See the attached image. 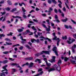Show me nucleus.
I'll return each mask as SVG.
<instances>
[{"mask_svg": "<svg viewBox=\"0 0 76 76\" xmlns=\"http://www.w3.org/2000/svg\"><path fill=\"white\" fill-rule=\"evenodd\" d=\"M53 35L54 37L52 38V40H56V41H57V42L56 44L58 46L59 45V42H60V38H57V37L56 36V33L54 32L53 33Z\"/></svg>", "mask_w": 76, "mask_h": 76, "instance_id": "nucleus-1", "label": "nucleus"}, {"mask_svg": "<svg viewBox=\"0 0 76 76\" xmlns=\"http://www.w3.org/2000/svg\"><path fill=\"white\" fill-rule=\"evenodd\" d=\"M7 67V65H6L5 66H3V69H4V70H3L1 71L3 73H1V76H6V75H5V74L4 73H6V74H7H7H8V72H7V71H8V70H7V69H6V67ZM4 70H5L7 72H3V71H4Z\"/></svg>", "mask_w": 76, "mask_h": 76, "instance_id": "nucleus-2", "label": "nucleus"}, {"mask_svg": "<svg viewBox=\"0 0 76 76\" xmlns=\"http://www.w3.org/2000/svg\"><path fill=\"white\" fill-rule=\"evenodd\" d=\"M57 65H54L53 66H52V67L53 68H51L48 70V72L50 73V72H51V71H54V70H56L57 69Z\"/></svg>", "mask_w": 76, "mask_h": 76, "instance_id": "nucleus-3", "label": "nucleus"}, {"mask_svg": "<svg viewBox=\"0 0 76 76\" xmlns=\"http://www.w3.org/2000/svg\"><path fill=\"white\" fill-rule=\"evenodd\" d=\"M53 51L55 52L56 56H58V51H57V47H54V48H53L52 49Z\"/></svg>", "mask_w": 76, "mask_h": 76, "instance_id": "nucleus-4", "label": "nucleus"}, {"mask_svg": "<svg viewBox=\"0 0 76 76\" xmlns=\"http://www.w3.org/2000/svg\"><path fill=\"white\" fill-rule=\"evenodd\" d=\"M33 59V57H30L29 58H24V60H31Z\"/></svg>", "mask_w": 76, "mask_h": 76, "instance_id": "nucleus-5", "label": "nucleus"}, {"mask_svg": "<svg viewBox=\"0 0 76 76\" xmlns=\"http://www.w3.org/2000/svg\"><path fill=\"white\" fill-rule=\"evenodd\" d=\"M55 58H56V57L54 56H53L52 59H51V63H53V62H55V61H56Z\"/></svg>", "mask_w": 76, "mask_h": 76, "instance_id": "nucleus-6", "label": "nucleus"}, {"mask_svg": "<svg viewBox=\"0 0 76 76\" xmlns=\"http://www.w3.org/2000/svg\"><path fill=\"white\" fill-rule=\"evenodd\" d=\"M22 29L19 28L17 29L18 31L19 32H22L23 31V29H24V28L23 27H21Z\"/></svg>", "mask_w": 76, "mask_h": 76, "instance_id": "nucleus-7", "label": "nucleus"}, {"mask_svg": "<svg viewBox=\"0 0 76 76\" xmlns=\"http://www.w3.org/2000/svg\"><path fill=\"white\" fill-rule=\"evenodd\" d=\"M58 2H59V3H60L59 4H58V6L59 7H60V8H61V4H62V3H61V2L60 0H58Z\"/></svg>", "mask_w": 76, "mask_h": 76, "instance_id": "nucleus-8", "label": "nucleus"}, {"mask_svg": "<svg viewBox=\"0 0 76 76\" xmlns=\"http://www.w3.org/2000/svg\"><path fill=\"white\" fill-rule=\"evenodd\" d=\"M34 65V63L32 62H31L30 63L29 66V68H31Z\"/></svg>", "mask_w": 76, "mask_h": 76, "instance_id": "nucleus-9", "label": "nucleus"}, {"mask_svg": "<svg viewBox=\"0 0 76 76\" xmlns=\"http://www.w3.org/2000/svg\"><path fill=\"white\" fill-rule=\"evenodd\" d=\"M68 20V18H65V19H62L61 20V21L62 22H66L67 20Z\"/></svg>", "mask_w": 76, "mask_h": 76, "instance_id": "nucleus-10", "label": "nucleus"}, {"mask_svg": "<svg viewBox=\"0 0 76 76\" xmlns=\"http://www.w3.org/2000/svg\"><path fill=\"white\" fill-rule=\"evenodd\" d=\"M48 28H46V29L47 31H48V32H49V31H51V29H50V28H51V26H48Z\"/></svg>", "mask_w": 76, "mask_h": 76, "instance_id": "nucleus-11", "label": "nucleus"}, {"mask_svg": "<svg viewBox=\"0 0 76 76\" xmlns=\"http://www.w3.org/2000/svg\"><path fill=\"white\" fill-rule=\"evenodd\" d=\"M58 72H59V71H60V66H57L56 68V70Z\"/></svg>", "mask_w": 76, "mask_h": 76, "instance_id": "nucleus-12", "label": "nucleus"}, {"mask_svg": "<svg viewBox=\"0 0 76 76\" xmlns=\"http://www.w3.org/2000/svg\"><path fill=\"white\" fill-rule=\"evenodd\" d=\"M61 59H59L57 63L59 65H60V64H61Z\"/></svg>", "mask_w": 76, "mask_h": 76, "instance_id": "nucleus-13", "label": "nucleus"}, {"mask_svg": "<svg viewBox=\"0 0 76 76\" xmlns=\"http://www.w3.org/2000/svg\"><path fill=\"white\" fill-rule=\"evenodd\" d=\"M5 36L4 34H0V39H2V37H5Z\"/></svg>", "mask_w": 76, "mask_h": 76, "instance_id": "nucleus-14", "label": "nucleus"}, {"mask_svg": "<svg viewBox=\"0 0 76 76\" xmlns=\"http://www.w3.org/2000/svg\"><path fill=\"white\" fill-rule=\"evenodd\" d=\"M12 17L13 18H19V19H20V18H21V17L18 16H12Z\"/></svg>", "mask_w": 76, "mask_h": 76, "instance_id": "nucleus-15", "label": "nucleus"}, {"mask_svg": "<svg viewBox=\"0 0 76 76\" xmlns=\"http://www.w3.org/2000/svg\"><path fill=\"white\" fill-rule=\"evenodd\" d=\"M44 72L43 71H42L40 72L39 73L37 74V76H39V75H42V73H43V72Z\"/></svg>", "mask_w": 76, "mask_h": 76, "instance_id": "nucleus-16", "label": "nucleus"}, {"mask_svg": "<svg viewBox=\"0 0 76 76\" xmlns=\"http://www.w3.org/2000/svg\"><path fill=\"white\" fill-rule=\"evenodd\" d=\"M49 10H48V13H51V12L53 10V8H51V7H49Z\"/></svg>", "mask_w": 76, "mask_h": 76, "instance_id": "nucleus-17", "label": "nucleus"}, {"mask_svg": "<svg viewBox=\"0 0 76 76\" xmlns=\"http://www.w3.org/2000/svg\"><path fill=\"white\" fill-rule=\"evenodd\" d=\"M17 10V8H14L13 9H12V10L11 11V12H14L15 11H16Z\"/></svg>", "mask_w": 76, "mask_h": 76, "instance_id": "nucleus-18", "label": "nucleus"}, {"mask_svg": "<svg viewBox=\"0 0 76 76\" xmlns=\"http://www.w3.org/2000/svg\"><path fill=\"white\" fill-rule=\"evenodd\" d=\"M46 64L47 66H50L51 65V64L50 63H48L47 62V61H46Z\"/></svg>", "mask_w": 76, "mask_h": 76, "instance_id": "nucleus-19", "label": "nucleus"}, {"mask_svg": "<svg viewBox=\"0 0 76 76\" xmlns=\"http://www.w3.org/2000/svg\"><path fill=\"white\" fill-rule=\"evenodd\" d=\"M69 60V58H67L66 57H65L64 58V61L65 62Z\"/></svg>", "mask_w": 76, "mask_h": 76, "instance_id": "nucleus-20", "label": "nucleus"}, {"mask_svg": "<svg viewBox=\"0 0 76 76\" xmlns=\"http://www.w3.org/2000/svg\"><path fill=\"white\" fill-rule=\"evenodd\" d=\"M18 64H17V63H12L10 64V65L11 66H16V65H18Z\"/></svg>", "mask_w": 76, "mask_h": 76, "instance_id": "nucleus-21", "label": "nucleus"}, {"mask_svg": "<svg viewBox=\"0 0 76 76\" xmlns=\"http://www.w3.org/2000/svg\"><path fill=\"white\" fill-rule=\"evenodd\" d=\"M25 47H27V48H28V49H29V50H31V48L29 47V46L28 45H25Z\"/></svg>", "mask_w": 76, "mask_h": 76, "instance_id": "nucleus-22", "label": "nucleus"}, {"mask_svg": "<svg viewBox=\"0 0 76 76\" xmlns=\"http://www.w3.org/2000/svg\"><path fill=\"white\" fill-rule=\"evenodd\" d=\"M6 45H12V43H10V42H6Z\"/></svg>", "mask_w": 76, "mask_h": 76, "instance_id": "nucleus-23", "label": "nucleus"}, {"mask_svg": "<svg viewBox=\"0 0 76 76\" xmlns=\"http://www.w3.org/2000/svg\"><path fill=\"white\" fill-rule=\"evenodd\" d=\"M62 39H66V40L67 38V36H65L64 37H63L62 38Z\"/></svg>", "mask_w": 76, "mask_h": 76, "instance_id": "nucleus-24", "label": "nucleus"}, {"mask_svg": "<svg viewBox=\"0 0 76 76\" xmlns=\"http://www.w3.org/2000/svg\"><path fill=\"white\" fill-rule=\"evenodd\" d=\"M5 9L6 10H7V11H10V8L9 7H7L5 8Z\"/></svg>", "mask_w": 76, "mask_h": 76, "instance_id": "nucleus-25", "label": "nucleus"}, {"mask_svg": "<svg viewBox=\"0 0 76 76\" xmlns=\"http://www.w3.org/2000/svg\"><path fill=\"white\" fill-rule=\"evenodd\" d=\"M31 28L32 29H33L34 31H37V30L36 28H35V26H34L31 27Z\"/></svg>", "mask_w": 76, "mask_h": 76, "instance_id": "nucleus-26", "label": "nucleus"}, {"mask_svg": "<svg viewBox=\"0 0 76 76\" xmlns=\"http://www.w3.org/2000/svg\"><path fill=\"white\" fill-rule=\"evenodd\" d=\"M9 52L8 51H6L5 52H3V54H8L9 53Z\"/></svg>", "mask_w": 76, "mask_h": 76, "instance_id": "nucleus-27", "label": "nucleus"}, {"mask_svg": "<svg viewBox=\"0 0 76 76\" xmlns=\"http://www.w3.org/2000/svg\"><path fill=\"white\" fill-rule=\"evenodd\" d=\"M45 54H50V53H49V51H45Z\"/></svg>", "mask_w": 76, "mask_h": 76, "instance_id": "nucleus-28", "label": "nucleus"}, {"mask_svg": "<svg viewBox=\"0 0 76 76\" xmlns=\"http://www.w3.org/2000/svg\"><path fill=\"white\" fill-rule=\"evenodd\" d=\"M41 60L39 59H36V60L35 61L36 62H37V61H38L39 62H38L39 63H41V61H40Z\"/></svg>", "mask_w": 76, "mask_h": 76, "instance_id": "nucleus-29", "label": "nucleus"}, {"mask_svg": "<svg viewBox=\"0 0 76 76\" xmlns=\"http://www.w3.org/2000/svg\"><path fill=\"white\" fill-rule=\"evenodd\" d=\"M13 33L12 32H10V34H7V36H10V35H11V36H12V34H13Z\"/></svg>", "mask_w": 76, "mask_h": 76, "instance_id": "nucleus-30", "label": "nucleus"}, {"mask_svg": "<svg viewBox=\"0 0 76 76\" xmlns=\"http://www.w3.org/2000/svg\"><path fill=\"white\" fill-rule=\"evenodd\" d=\"M71 21L72 22V23H74V24H76V23L75 22V21H74L73 20L71 19Z\"/></svg>", "mask_w": 76, "mask_h": 76, "instance_id": "nucleus-31", "label": "nucleus"}, {"mask_svg": "<svg viewBox=\"0 0 76 76\" xmlns=\"http://www.w3.org/2000/svg\"><path fill=\"white\" fill-rule=\"evenodd\" d=\"M71 62L72 63V64H73L75 63V61L74 60H70Z\"/></svg>", "mask_w": 76, "mask_h": 76, "instance_id": "nucleus-32", "label": "nucleus"}, {"mask_svg": "<svg viewBox=\"0 0 76 76\" xmlns=\"http://www.w3.org/2000/svg\"><path fill=\"white\" fill-rule=\"evenodd\" d=\"M52 1L53 2V3H54V4H57V2L56 1V0H52Z\"/></svg>", "mask_w": 76, "mask_h": 76, "instance_id": "nucleus-33", "label": "nucleus"}, {"mask_svg": "<svg viewBox=\"0 0 76 76\" xmlns=\"http://www.w3.org/2000/svg\"><path fill=\"white\" fill-rule=\"evenodd\" d=\"M5 41H10V42H11V40H10V39L7 38H5Z\"/></svg>", "mask_w": 76, "mask_h": 76, "instance_id": "nucleus-34", "label": "nucleus"}, {"mask_svg": "<svg viewBox=\"0 0 76 76\" xmlns=\"http://www.w3.org/2000/svg\"><path fill=\"white\" fill-rule=\"evenodd\" d=\"M7 2L9 5H11L12 4V3H11V2L10 1H8Z\"/></svg>", "mask_w": 76, "mask_h": 76, "instance_id": "nucleus-35", "label": "nucleus"}, {"mask_svg": "<svg viewBox=\"0 0 76 76\" xmlns=\"http://www.w3.org/2000/svg\"><path fill=\"white\" fill-rule=\"evenodd\" d=\"M7 62H8V61H7V60H5L3 61V63H4V64L7 63Z\"/></svg>", "mask_w": 76, "mask_h": 76, "instance_id": "nucleus-36", "label": "nucleus"}, {"mask_svg": "<svg viewBox=\"0 0 76 76\" xmlns=\"http://www.w3.org/2000/svg\"><path fill=\"white\" fill-rule=\"evenodd\" d=\"M42 15L43 17H46V16H47V15H46V14H42Z\"/></svg>", "mask_w": 76, "mask_h": 76, "instance_id": "nucleus-37", "label": "nucleus"}, {"mask_svg": "<svg viewBox=\"0 0 76 76\" xmlns=\"http://www.w3.org/2000/svg\"><path fill=\"white\" fill-rule=\"evenodd\" d=\"M55 19H58V16L56 15H55Z\"/></svg>", "mask_w": 76, "mask_h": 76, "instance_id": "nucleus-38", "label": "nucleus"}, {"mask_svg": "<svg viewBox=\"0 0 76 76\" xmlns=\"http://www.w3.org/2000/svg\"><path fill=\"white\" fill-rule=\"evenodd\" d=\"M54 11L56 13H57L58 12V11H57V10L55 8L54 10Z\"/></svg>", "mask_w": 76, "mask_h": 76, "instance_id": "nucleus-39", "label": "nucleus"}, {"mask_svg": "<svg viewBox=\"0 0 76 76\" xmlns=\"http://www.w3.org/2000/svg\"><path fill=\"white\" fill-rule=\"evenodd\" d=\"M42 26H43V27H44L45 28H47L46 26H45V24H42Z\"/></svg>", "mask_w": 76, "mask_h": 76, "instance_id": "nucleus-40", "label": "nucleus"}, {"mask_svg": "<svg viewBox=\"0 0 76 76\" xmlns=\"http://www.w3.org/2000/svg\"><path fill=\"white\" fill-rule=\"evenodd\" d=\"M44 53H45V51L43 50V51H42V52L40 53V55H41L42 54H43Z\"/></svg>", "mask_w": 76, "mask_h": 76, "instance_id": "nucleus-41", "label": "nucleus"}, {"mask_svg": "<svg viewBox=\"0 0 76 76\" xmlns=\"http://www.w3.org/2000/svg\"><path fill=\"white\" fill-rule=\"evenodd\" d=\"M48 3H49V4H51V0H48Z\"/></svg>", "mask_w": 76, "mask_h": 76, "instance_id": "nucleus-42", "label": "nucleus"}, {"mask_svg": "<svg viewBox=\"0 0 76 76\" xmlns=\"http://www.w3.org/2000/svg\"><path fill=\"white\" fill-rule=\"evenodd\" d=\"M72 52L75 53V49H74L73 48H72Z\"/></svg>", "mask_w": 76, "mask_h": 76, "instance_id": "nucleus-43", "label": "nucleus"}, {"mask_svg": "<svg viewBox=\"0 0 76 76\" xmlns=\"http://www.w3.org/2000/svg\"><path fill=\"white\" fill-rule=\"evenodd\" d=\"M21 38L22 39V41H26V39L22 38V37H21Z\"/></svg>", "mask_w": 76, "mask_h": 76, "instance_id": "nucleus-44", "label": "nucleus"}, {"mask_svg": "<svg viewBox=\"0 0 76 76\" xmlns=\"http://www.w3.org/2000/svg\"><path fill=\"white\" fill-rule=\"evenodd\" d=\"M22 10L23 12H26V10H25L23 7H22Z\"/></svg>", "mask_w": 76, "mask_h": 76, "instance_id": "nucleus-45", "label": "nucleus"}, {"mask_svg": "<svg viewBox=\"0 0 76 76\" xmlns=\"http://www.w3.org/2000/svg\"><path fill=\"white\" fill-rule=\"evenodd\" d=\"M64 26L65 28H66V29H69V27H68V26L65 25Z\"/></svg>", "mask_w": 76, "mask_h": 76, "instance_id": "nucleus-46", "label": "nucleus"}, {"mask_svg": "<svg viewBox=\"0 0 76 76\" xmlns=\"http://www.w3.org/2000/svg\"><path fill=\"white\" fill-rule=\"evenodd\" d=\"M9 59L10 60H11V61H14V60H15V59H12V58H9Z\"/></svg>", "mask_w": 76, "mask_h": 76, "instance_id": "nucleus-47", "label": "nucleus"}, {"mask_svg": "<svg viewBox=\"0 0 76 76\" xmlns=\"http://www.w3.org/2000/svg\"><path fill=\"white\" fill-rule=\"evenodd\" d=\"M1 14H2V15H1V16H2V15H4V14H5V13H6V12H1Z\"/></svg>", "mask_w": 76, "mask_h": 76, "instance_id": "nucleus-48", "label": "nucleus"}, {"mask_svg": "<svg viewBox=\"0 0 76 76\" xmlns=\"http://www.w3.org/2000/svg\"><path fill=\"white\" fill-rule=\"evenodd\" d=\"M33 20V21H34V22H37V23H38V20H37L34 19Z\"/></svg>", "mask_w": 76, "mask_h": 76, "instance_id": "nucleus-49", "label": "nucleus"}, {"mask_svg": "<svg viewBox=\"0 0 76 76\" xmlns=\"http://www.w3.org/2000/svg\"><path fill=\"white\" fill-rule=\"evenodd\" d=\"M42 33H40L39 32H37V34L38 35H42Z\"/></svg>", "mask_w": 76, "mask_h": 76, "instance_id": "nucleus-50", "label": "nucleus"}, {"mask_svg": "<svg viewBox=\"0 0 76 76\" xmlns=\"http://www.w3.org/2000/svg\"><path fill=\"white\" fill-rule=\"evenodd\" d=\"M42 69L40 68V69H38V72H41V71H42Z\"/></svg>", "mask_w": 76, "mask_h": 76, "instance_id": "nucleus-51", "label": "nucleus"}, {"mask_svg": "<svg viewBox=\"0 0 76 76\" xmlns=\"http://www.w3.org/2000/svg\"><path fill=\"white\" fill-rule=\"evenodd\" d=\"M26 32L28 34V33H30L31 32H30V31H29V30H27L26 31Z\"/></svg>", "mask_w": 76, "mask_h": 76, "instance_id": "nucleus-52", "label": "nucleus"}, {"mask_svg": "<svg viewBox=\"0 0 76 76\" xmlns=\"http://www.w3.org/2000/svg\"><path fill=\"white\" fill-rule=\"evenodd\" d=\"M31 42H34V41H35V39H31Z\"/></svg>", "mask_w": 76, "mask_h": 76, "instance_id": "nucleus-53", "label": "nucleus"}, {"mask_svg": "<svg viewBox=\"0 0 76 76\" xmlns=\"http://www.w3.org/2000/svg\"><path fill=\"white\" fill-rule=\"evenodd\" d=\"M31 25H32L31 24H28L27 26V27L28 28H30V27H31Z\"/></svg>", "mask_w": 76, "mask_h": 76, "instance_id": "nucleus-54", "label": "nucleus"}, {"mask_svg": "<svg viewBox=\"0 0 76 76\" xmlns=\"http://www.w3.org/2000/svg\"><path fill=\"white\" fill-rule=\"evenodd\" d=\"M23 47L22 46H21L20 47V49L21 50H23Z\"/></svg>", "mask_w": 76, "mask_h": 76, "instance_id": "nucleus-55", "label": "nucleus"}, {"mask_svg": "<svg viewBox=\"0 0 76 76\" xmlns=\"http://www.w3.org/2000/svg\"><path fill=\"white\" fill-rule=\"evenodd\" d=\"M63 11H64V12H66V8H65V7H64L63 9Z\"/></svg>", "mask_w": 76, "mask_h": 76, "instance_id": "nucleus-56", "label": "nucleus"}, {"mask_svg": "<svg viewBox=\"0 0 76 76\" xmlns=\"http://www.w3.org/2000/svg\"><path fill=\"white\" fill-rule=\"evenodd\" d=\"M35 41H36L37 43H38L39 42V39H37V40H35Z\"/></svg>", "mask_w": 76, "mask_h": 76, "instance_id": "nucleus-57", "label": "nucleus"}, {"mask_svg": "<svg viewBox=\"0 0 76 76\" xmlns=\"http://www.w3.org/2000/svg\"><path fill=\"white\" fill-rule=\"evenodd\" d=\"M67 42L69 44H72V42H70L68 40H67Z\"/></svg>", "mask_w": 76, "mask_h": 76, "instance_id": "nucleus-58", "label": "nucleus"}, {"mask_svg": "<svg viewBox=\"0 0 76 76\" xmlns=\"http://www.w3.org/2000/svg\"><path fill=\"white\" fill-rule=\"evenodd\" d=\"M34 37H36V38H38V35L36 34H35Z\"/></svg>", "mask_w": 76, "mask_h": 76, "instance_id": "nucleus-59", "label": "nucleus"}, {"mask_svg": "<svg viewBox=\"0 0 76 76\" xmlns=\"http://www.w3.org/2000/svg\"><path fill=\"white\" fill-rule=\"evenodd\" d=\"M29 23H34V22H32V21L29 20Z\"/></svg>", "mask_w": 76, "mask_h": 76, "instance_id": "nucleus-60", "label": "nucleus"}, {"mask_svg": "<svg viewBox=\"0 0 76 76\" xmlns=\"http://www.w3.org/2000/svg\"><path fill=\"white\" fill-rule=\"evenodd\" d=\"M56 21L57 22H60V20H59L58 18L56 19Z\"/></svg>", "mask_w": 76, "mask_h": 76, "instance_id": "nucleus-61", "label": "nucleus"}, {"mask_svg": "<svg viewBox=\"0 0 76 76\" xmlns=\"http://www.w3.org/2000/svg\"><path fill=\"white\" fill-rule=\"evenodd\" d=\"M28 70H29V69H27L26 70V71H25L26 73H28Z\"/></svg>", "mask_w": 76, "mask_h": 76, "instance_id": "nucleus-62", "label": "nucleus"}, {"mask_svg": "<svg viewBox=\"0 0 76 76\" xmlns=\"http://www.w3.org/2000/svg\"><path fill=\"white\" fill-rule=\"evenodd\" d=\"M23 17L24 18H27L26 16L25 15H23Z\"/></svg>", "mask_w": 76, "mask_h": 76, "instance_id": "nucleus-63", "label": "nucleus"}, {"mask_svg": "<svg viewBox=\"0 0 76 76\" xmlns=\"http://www.w3.org/2000/svg\"><path fill=\"white\" fill-rule=\"evenodd\" d=\"M73 36L76 39V34H74L73 35Z\"/></svg>", "mask_w": 76, "mask_h": 76, "instance_id": "nucleus-64", "label": "nucleus"}]
</instances>
